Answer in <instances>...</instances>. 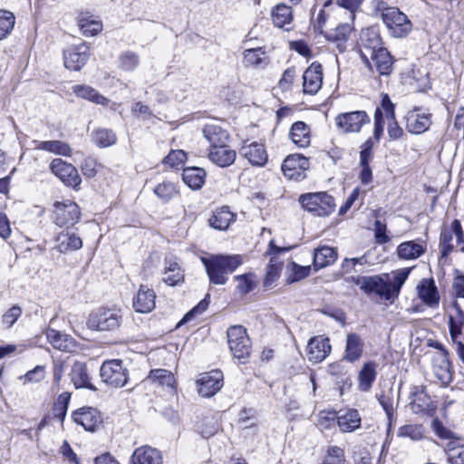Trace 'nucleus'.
Returning a JSON list of instances; mask_svg holds the SVG:
<instances>
[{
  "mask_svg": "<svg viewBox=\"0 0 464 464\" xmlns=\"http://www.w3.org/2000/svg\"><path fill=\"white\" fill-rule=\"evenodd\" d=\"M452 238V232L450 230L445 228L441 231L440 237V249L442 257L447 256L452 252L454 248V246L451 243Z\"/></svg>",
  "mask_w": 464,
  "mask_h": 464,
  "instance_id": "680f3d73",
  "label": "nucleus"
},
{
  "mask_svg": "<svg viewBox=\"0 0 464 464\" xmlns=\"http://www.w3.org/2000/svg\"><path fill=\"white\" fill-rule=\"evenodd\" d=\"M227 336L229 349L235 358L242 360L250 355L251 342L244 326L234 325L229 327Z\"/></svg>",
  "mask_w": 464,
  "mask_h": 464,
  "instance_id": "7ed1b4c3",
  "label": "nucleus"
},
{
  "mask_svg": "<svg viewBox=\"0 0 464 464\" xmlns=\"http://www.w3.org/2000/svg\"><path fill=\"white\" fill-rule=\"evenodd\" d=\"M445 451L450 464H464V445L450 442Z\"/></svg>",
  "mask_w": 464,
  "mask_h": 464,
  "instance_id": "864d4df0",
  "label": "nucleus"
},
{
  "mask_svg": "<svg viewBox=\"0 0 464 464\" xmlns=\"http://www.w3.org/2000/svg\"><path fill=\"white\" fill-rule=\"evenodd\" d=\"M208 160L215 165L227 168L232 165L237 158V152L226 143L218 146H209Z\"/></svg>",
  "mask_w": 464,
  "mask_h": 464,
  "instance_id": "dca6fc26",
  "label": "nucleus"
},
{
  "mask_svg": "<svg viewBox=\"0 0 464 464\" xmlns=\"http://www.w3.org/2000/svg\"><path fill=\"white\" fill-rule=\"evenodd\" d=\"M202 133L209 146L223 145L228 143L229 140L227 130L215 122L206 124L202 129Z\"/></svg>",
  "mask_w": 464,
  "mask_h": 464,
  "instance_id": "393cba45",
  "label": "nucleus"
},
{
  "mask_svg": "<svg viewBox=\"0 0 464 464\" xmlns=\"http://www.w3.org/2000/svg\"><path fill=\"white\" fill-rule=\"evenodd\" d=\"M271 19L273 24L278 28H285L289 30V25L293 22V11L291 6L280 3L274 6L271 10Z\"/></svg>",
  "mask_w": 464,
  "mask_h": 464,
  "instance_id": "c85d7f7f",
  "label": "nucleus"
},
{
  "mask_svg": "<svg viewBox=\"0 0 464 464\" xmlns=\"http://www.w3.org/2000/svg\"><path fill=\"white\" fill-rule=\"evenodd\" d=\"M323 68L319 63H313L303 74V91L305 94L314 95L322 88Z\"/></svg>",
  "mask_w": 464,
  "mask_h": 464,
  "instance_id": "f8f14e48",
  "label": "nucleus"
},
{
  "mask_svg": "<svg viewBox=\"0 0 464 464\" xmlns=\"http://www.w3.org/2000/svg\"><path fill=\"white\" fill-rule=\"evenodd\" d=\"M298 202L304 210L316 217L329 216L335 209L334 199L327 192L302 194Z\"/></svg>",
  "mask_w": 464,
  "mask_h": 464,
  "instance_id": "f03ea898",
  "label": "nucleus"
},
{
  "mask_svg": "<svg viewBox=\"0 0 464 464\" xmlns=\"http://www.w3.org/2000/svg\"><path fill=\"white\" fill-rule=\"evenodd\" d=\"M337 424L343 432H353L361 425V416L357 410H348L336 417Z\"/></svg>",
  "mask_w": 464,
  "mask_h": 464,
  "instance_id": "4c0bfd02",
  "label": "nucleus"
},
{
  "mask_svg": "<svg viewBox=\"0 0 464 464\" xmlns=\"http://www.w3.org/2000/svg\"><path fill=\"white\" fill-rule=\"evenodd\" d=\"M308 160L299 154H293L284 160L282 171L288 179H301L304 177V170L308 169Z\"/></svg>",
  "mask_w": 464,
  "mask_h": 464,
  "instance_id": "4468645a",
  "label": "nucleus"
},
{
  "mask_svg": "<svg viewBox=\"0 0 464 464\" xmlns=\"http://www.w3.org/2000/svg\"><path fill=\"white\" fill-rule=\"evenodd\" d=\"M121 321L118 311L99 309L89 315L87 325L90 329L97 331H112L117 329Z\"/></svg>",
  "mask_w": 464,
  "mask_h": 464,
  "instance_id": "39448f33",
  "label": "nucleus"
},
{
  "mask_svg": "<svg viewBox=\"0 0 464 464\" xmlns=\"http://www.w3.org/2000/svg\"><path fill=\"white\" fill-rule=\"evenodd\" d=\"M46 338L54 349L63 352L72 353L77 348V343L72 337L54 329L46 331Z\"/></svg>",
  "mask_w": 464,
  "mask_h": 464,
  "instance_id": "b1692460",
  "label": "nucleus"
},
{
  "mask_svg": "<svg viewBox=\"0 0 464 464\" xmlns=\"http://www.w3.org/2000/svg\"><path fill=\"white\" fill-rule=\"evenodd\" d=\"M210 283L223 285L227 282L228 275L232 274L243 264L240 255H211L201 257Z\"/></svg>",
  "mask_w": 464,
  "mask_h": 464,
  "instance_id": "f257e3e1",
  "label": "nucleus"
},
{
  "mask_svg": "<svg viewBox=\"0 0 464 464\" xmlns=\"http://www.w3.org/2000/svg\"><path fill=\"white\" fill-rule=\"evenodd\" d=\"M186 153L181 150H171L163 160V163L171 168H177L185 162Z\"/></svg>",
  "mask_w": 464,
  "mask_h": 464,
  "instance_id": "e2e57ef3",
  "label": "nucleus"
},
{
  "mask_svg": "<svg viewBox=\"0 0 464 464\" xmlns=\"http://www.w3.org/2000/svg\"><path fill=\"white\" fill-rule=\"evenodd\" d=\"M71 394L69 392H63L60 394L53 405V415L60 421H63L68 409V403L70 401Z\"/></svg>",
  "mask_w": 464,
  "mask_h": 464,
  "instance_id": "6e6d98bb",
  "label": "nucleus"
},
{
  "mask_svg": "<svg viewBox=\"0 0 464 464\" xmlns=\"http://www.w3.org/2000/svg\"><path fill=\"white\" fill-rule=\"evenodd\" d=\"M208 302L207 299H203L200 301L198 305H196L193 309H191L188 313L185 314L183 319L179 322V324L187 323L190 321L193 317H195L198 314H201L203 312H205L208 308Z\"/></svg>",
  "mask_w": 464,
  "mask_h": 464,
  "instance_id": "774afa93",
  "label": "nucleus"
},
{
  "mask_svg": "<svg viewBox=\"0 0 464 464\" xmlns=\"http://www.w3.org/2000/svg\"><path fill=\"white\" fill-rule=\"evenodd\" d=\"M50 169L66 186L80 189L82 179L74 166L57 158L52 160Z\"/></svg>",
  "mask_w": 464,
  "mask_h": 464,
  "instance_id": "1a4fd4ad",
  "label": "nucleus"
},
{
  "mask_svg": "<svg viewBox=\"0 0 464 464\" xmlns=\"http://www.w3.org/2000/svg\"><path fill=\"white\" fill-rule=\"evenodd\" d=\"M418 295L430 307H436L440 302L437 287L432 279H424L417 286Z\"/></svg>",
  "mask_w": 464,
  "mask_h": 464,
  "instance_id": "bb28decb",
  "label": "nucleus"
},
{
  "mask_svg": "<svg viewBox=\"0 0 464 464\" xmlns=\"http://www.w3.org/2000/svg\"><path fill=\"white\" fill-rule=\"evenodd\" d=\"M79 26L85 35H96L102 30V24L99 21L90 20L88 18L82 17L79 20Z\"/></svg>",
  "mask_w": 464,
  "mask_h": 464,
  "instance_id": "bf43d9fd",
  "label": "nucleus"
},
{
  "mask_svg": "<svg viewBox=\"0 0 464 464\" xmlns=\"http://www.w3.org/2000/svg\"><path fill=\"white\" fill-rule=\"evenodd\" d=\"M234 279L237 282L236 289L240 295L248 294L257 285L256 276L254 273L236 276Z\"/></svg>",
  "mask_w": 464,
  "mask_h": 464,
  "instance_id": "de8ad7c7",
  "label": "nucleus"
},
{
  "mask_svg": "<svg viewBox=\"0 0 464 464\" xmlns=\"http://www.w3.org/2000/svg\"><path fill=\"white\" fill-rule=\"evenodd\" d=\"M233 221H235V214L227 207H222L213 213L209 218V225L215 229L225 230Z\"/></svg>",
  "mask_w": 464,
  "mask_h": 464,
  "instance_id": "ea45409f",
  "label": "nucleus"
},
{
  "mask_svg": "<svg viewBox=\"0 0 464 464\" xmlns=\"http://www.w3.org/2000/svg\"><path fill=\"white\" fill-rule=\"evenodd\" d=\"M345 456L343 449L337 446L328 448L321 464H344Z\"/></svg>",
  "mask_w": 464,
  "mask_h": 464,
  "instance_id": "4d7b16f0",
  "label": "nucleus"
},
{
  "mask_svg": "<svg viewBox=\"0 0 464 464\" xmlns=\"http://www.w3.org/2000/svg\"><path fill=\"white\" fill-rule=\"evenodd\" d=\"M338 130L342 133H358L370 123L371 119L364 111H354L338 114L335 119Z\"/></svg>",
  "mask_w": 464,
  "mask_h": 464,
  "instance_id": "423d86ee",
  "label": "nucleus"
},
{
  "mask_svg": "<svg viewBox=\"0 0 464 464\" xmlns=\"http://www.w3.org/2000/svg\"><path fill=\"white\" fill-rule=\"evenodd\" d=\"M132 305L137 313L146 314L151 312L156 305L154 290L141 285L137 295L133 297Z\"/></svg>",
  "mask_w": 464,
  "mask_h": 464,
  "instance_id": "f3484780",
  "label": "nucleus"
},
{
  "mask_svg": "<svg viewBox=\"0 0 464 464\" xmlns=\"http://www.w3.org/2000/svg\"><path fill=\"white\" fill-rule=\"evenodd\" d=\"M388 282L379 276H366L362 291L367 295L374 294L385 300H391Z\"/></svg>",
  "mask_w": 464,
  "mask_h": 464,
  "instance_id": "a878e982",
  "label": "nucleus"
},
{
  "mask_svg": "<svg viewBox=\"0 0 464 464\" xmlns=\"http://www.w3.org/2000/svg\"><path fill=\"white\" fill-rule=\"evenodd\" d=\"M364 63L370 70L375 69L381 75H388L392 72L393 61L390 53L383 47L377 50L373 55H369V62Z\"/></svg>",
  "mask_w": 464,
  "mask_h": 464,
  "instance_id": "a211bd4d",
  "label": "nucleus"
},
{
  "mask_svg": "<svg viewBox=\"0 0 464 464\" xmlns=\"http://www.w3.org/2000/svg\"><path fill=\"white\" fill-rule=\"evenodd\" d=\"M398 436L410 438L412 440H420L424 437V430L421 425L408 424L399 429Z\"/></svg>",
  "mask_w": 464,
  "mask_h": 464,
  "instance_id": "5fc2aeb1",
  "label": "nucleus"
},
{
  "mask_svg": "<svg viewBox=\"0 0 464 464\" xmlns=\"http://www.w3.org/2000/svg\"><path fill=\"white\" fill-rule=\"evenodd\" d=\"M295 76H296V72L294 67L286 69L284 72L282 78L280 79L279 83H278L280 89H282L283 91L290 90Z\"/></svg>",
  "mask_w": 464,
  "mask_h": 464,
  "instance_id": "338daca9",
  "label": "nucleus"
},
{
  "mask_svg": "<svg viewBox=\"0 0 464 464\" xmlns=\"http://www.w3.org/2000/svg\"><path fill=\"white\" fill-rule=\"evenodd\" d=\"M352 31L353 28L350 24H341L330 34L329 39L336 44L340 52H343L346 49V42Z\"/></svg>",
  "mask_w": 464,
  "mask_h": 464,
  "instance_id": "c03bdc74",
  "label": "nucleus"
},
{
  "mask_svg": "<svg viewBox=\"0 0 464 464\" xmlns=\"http://www.w3.org/2000/svg\"><path fill=\"white\" fill-rule=\"evenodd\" d=\"M291 140L300 148H307L311 142L310 127L304 121L295 122L289 133Z\"/></svg>",
  "mask_w": 464,
  "mask_h": 464,
  "instance_id": "473e14b6",
  "label": "nucleus"
},
{
  "mask_svg": "<svg viewBox=\"0 0 464 464\" xmlns=\"http://www.w3.org/2000/svg\"><path fill=\"white\" fill-rule=\"evenodd\" d=\"M450 366V362L444 353L439 355V357L434 361L433 372L438 379L443 383H447L451 380Z\"/></svg>",
  "mask_w": 464,
  "mask_h": 464,
  "instance_id": "a18cd8bd",
  "label": "nucleus"
},
{
  "mask_svg": "<svg viewBox=\"0 0 464 464\" xmlns=\"http://www.w3.org/2000/svg\"><path fill=\"white\" fill-rule=\"evenodd\" d=\"M243 63L246 67L263 69L269 63V59L263 48L258 47L245 50Z\"/></svg>",
  "mask_w": 464,
  "mask_h": 464,
  "instance_id": "2f4dec72",
  "label": "nucleus"
},
{
  "mask_svg": "<svg viewBox=\"0 0 464 464\" xmlns=\"http://www.w3.org/2000/svg\"><path fill=\"white\" fill-rule=\"evenodd\" d=\"M367 263V259L364 256L355 258H344L342 262L340 272L343 276H349L361 272V269H357V266H362Z\"/></svg>",
  "mask_w": 464,
  "mask_h": 464,
  "instance_id": "603ef678",
  "label": "nucleus"
},
{
  "mask_svg": "<svg viewBox=\"0 0 464 464\" xmlns=\"http://www.w3.org/2000/svg\"><path fill=\"white\" fill-rule=\"evenodd\" d=\"M56 248L61 253H68L78 250L82 246V238L74 232L62 231L56 237Z\"/></svg>",
  "mask_w": 464,
  "mask_h": 464,
  "instance_id": "cd10ccee",
  "label": "nucleus"
},
{
  "mask_svg": "<svg viewBox=\"0 0 464 464\" xmlns=\"http://www.w3.org/2000/svg\"><path fill=\"white\" fill-rule=\"evenodd\" d=\"M92 139L94 143L101 148L111 146L116 142V135L112 130L107 129L93 131Z\"/></svg>",
  "mask_w": 464,
  "mask_h": 464,
  "instance_id": "3c124183",
  "label": "nucleus"
},
{
  "mask_svg": "<svg viewBox=\"0 0 464 464\" xmlns=\"http://www.w3.org/2000/svg\"><path fill=\"white\" fill-rule=\"evenodd\" d=\"M80 218V208L75 202L65 200L53 203V219L55 225L70 227L78 223Z\"/></svg>",
  "mask_w": 464,
  "mask_h": 464,
  "instance_id": "20e7f679",
  "label": "nucleus"
},
{
  "mask_svg": "<svg viewBox=\"0 0 464 464\" xmlns=\"http://www.w3.org/2000/svg\"><path fill=\"white\" fill-rule=\"evenodd\" d=\"M363 351V342L358 334H349L346 338L344 360L350 362L358 361Z\"/></svg>",
  "mask_w": 464,
  "mask_h": 464,
  "instance_id": "c9c22d12",
  "label": "nucleus"
},
{
  "mask_svg": "<svg viewBox=\"0 0 464 464\" xmlns=\"http://www.w3.org/2000/svg\"><path fill=\"white\" fill-rule=\"evenodd\" d=\"M71 381L76 389L87 388L90 390H95L89 380L87 367L84 362H75L70 372Z\"/></svg>",
  "mask_w": 464,
  "mask_h": 464,
  "instance_id": "f704fd0d",
  "label": "nucleus"
},
{
  "mask_svg": "<svg viewBox=\"0 0 464 464\" xmlns=\"http://www.w3.org/2000/svg\"><path fill=\"white\" fill-rule=\"evenodd\" d=\"M155 194L164 201H168L177 194L176 187L171 182H162L154 188Z\"/></svg>",
  "mask_w": 464,
  "mask_h": 464,
  "instance_id": "052dcab7",
  "label": "nucleus"
},
{
  "mask_svg": "<svg viewBox=\"0 0 464 464\" xmlns=\"http://www.w3.org/2000/svg\"><path fill=\"white\" fill-rule=\"evenodd\" d=\"M411 270V268H402L398 270L394 275L393 281L392 283H388L391 299L399 295L401 288L407 280Z\"/></svg>",
  "mask_w": 464,
  "mask_h": 464,
  "instance_id": "8fccbe9b",
  "label": "nucleus"
},
{
  "mask_svg": "<svg viewBox=\"0 0 464 464\" xmlns=\"http://www.w3.org/2000/svg\"><path fill=\"white\" fill-rule=\"evenodd\" d=\"M73 420L82 426L86 430L93 431L101 424L102 419L99 411L91 407L81 408L73 412Z\"/></svg>",
  "mask_w": 464,
  "mask_h": 464,
  "instance_id": "412c9836",
  "label": "nucleus"
},
{
  "mask_svg": "<svg viewBox=\"0 0 464 464\" xmlns=\"http://www.w3.org/2000/svg\"><path fill=\"white\" fill-rule=\"evenodd\" d=\"M411 404L415 412L427 411L431 408V399L425 392L424 387H413L411 392Z\"/></svg>",
  "mask_w": 464,
  "mask_h": 464,
  "instance_id": "58836bf2",
  "label": "nucleus"
},
{
  "mask_svg": "<svg viewBox=\"0 0 464 464\" xmlns=\"http://www.w3.org/2000/svg\"><path fill=\"white\" fill-rule=\"evenodd\" d=\"M89 57V48L85 44L70 46L63 52L64 66L72 71H80Z\"/></svg>",
  "mask_w": 464,
  "mask_h": 464,
  "instance_id": "9b49d317",
  "label": "nucleus"
},
{
  "mask_svg": "<svg viewBox=\"0 0 464 464\" xmlns=\"http://www.w3.org/2000/svg\"><path fill=\"white\" fill-rule=\"evenodd\" d=\"M430 117L429 113L421 112L420 109L415 108L406 115V129L411 133H423L430 125Z\"/></svg>",
  "mask_w": 464,
  "mask_h": 464,
  "instance_id": "aec40b11",
  "label": "nucleus"
},
{
  "mask_svg": "<svg viewBox=\"0 0 464 464\" xmlns=\"http://www.w3.org/2000/svg\"><path fill=\"white\" fill-rule=\"evenodd\" d=\"M73 92L80 98L88 100L96 104L103 106L108 105L109 100L103 95L100 94L95 89L88 85H75L72 87Z\"/></svg>",
  "mask_w": 464,
  "mask_h": 464,
  "instance_id": "37998d69",
  "label": "nucleus"
},
{
  "mask_svg": "<svg viewBox=\"0 0 464 464\" xmlns=\"http://www.w3.org/2000/svg\"><path fill=\"white\" fill-rule=\"evenodd\" d=\"M206 171L198 167H189L183 169L182 179L192 189H198L205 182Z\"/></svg>",
  "mask_w": 464,
  "mask_h": 464,
  "instance_id": "a19ab883",
  "label": "nucleus"
},
{
  "mask_svg": "<svg viewBox=\"0 0 464 464\" xmlns=\"http://www.w3.org/2000/svg\"><path fill=\"white\" fill-rule=\"evenodd\" d=\"M360 40V54L363 63L369 62V55H373L377 50L383 48L382 39L374 30L362 31Z\"/></svg>",
  "mask_w": 464,
  "mask_h": 464,
  "instance_id": "2eb2a0df",
  "label": "nucleus"
},
{
  "mask_svg": "<svg viewBox=\"0 0 464 464\" xmlns=\"http://www.w3.org/2000/svg\"><path fill=\"white\" fill-rule=\"evenodd\" d=\"M426 251V244L423 241H406L401 243L396 249L397 256L402 260H415Z\"/></svg>",
  "mask_w": 464,
  "mask_h": 464,
  "instance_id": "5701e85b",
  "label": "nucleus"
},
{
  "mask_svg": "<svg viewBox=\"0 0 464 464\" xmlns=\"http://www.w3.org/2000/svg\"><path fill=\"white\" fill-rule=\"evenodd\" d=\"M332 346L330 340L323 335L311 338L307 344V356L311 362L318 363L323 362L331 353Z\"/></svg>",
  "mask_w": 464,
  "mask_h": 464,
  "instance_id": "ddd939ff",
  "label": "nucleus"
},
{
  "mask_svg": "<svg viewBox=\"0 0 464 464\" xmlns=\"http://www.w3.org/2000/svg\"><path fill=\"white\" fill-rule=\"evenodd\" d=\"M376 368L377 364L374 362H368L363 364L358 375V389L360 391H370L377 376Z\"/></svg>",
  "mask_w": 464,
  "mask_h": 464,
  "instance_id": "e433bc0d",
  "label": "nucleus"
},
{
  "mask_svg": "<svg viewBox=\"0 0 464 464\" xmlns=\"http://www.w3.org/2000/svg\"><path fill=\"white\" fill-rule=\"evenodd\" d=\"M184 279V274L181 270L176 258L173 256H168L165 258V266L163 272V282L169 285H176L182 282Z\"/></svg>",
  "mask_w": 464,
  "mask_h": 464,
  "instance_id": "c756f323",
  "label": "nucleus"
},
{
  "mask_svg": "<svg viewBox=\"0 0 464 464\" xmlns=\"http://www.w3.org/2000/svg\"><path fill=\"white\" fill-rule=\"evenodd\" d=\"M15 24L14 14L7 10H0V40L5 39L13 31Z\"/></svg>",
  "mask_w": 464,
  "mask_h": 464,
  "instance_id": "09e8293b",
  "label": "nucleus"
},
{
  "mask_svg": "<svg viewBox=\"0 0 464 464\" xmlns=\"http://www.w3.org/2000/svg\"><path fill=\"white\" fill-rule=\"evenodd\" d=\"M130 464H162V455L155 448L140 446L133 451Z\"/></svg>",
  "mask_w": 464,
  "mask_h": 464,
  "instance_id": "4be33fe9",
  "label": "nucleus"
},
{
  "mask_svg": "<svg viewBox=\"0 0 464 464\" xmlns=\"http://www.w3.org/2000/svg\"><path fill=\"white\" fill-rule=\"evenodd\" d=\"M240 155L248 160L253 166L262 167L268 159L265 146L261 143L253 141L249 144L245 143L240 150Z\"/></svg>",
  "mask_w": 464,
  "mask_h": 464,
  "instance_id": "6ab92c4d",
  "label": "nucleus"
},
{
  "mask_svg": "<svg viewBox=\"0 0 464 464\" xmlns=\"http://www.w3.org/2000/svg\"><path fill=\"white\" fill-rule=\"evenodd\" d=\"M120 67L125 71H133L139 65V55L131 51H126L119 56Z\"/></svg>",
  "mask_w": 464,
  "mask_h": 464,
  "instance_id": "13d9d810",
  "label": "nucleus"
},
{
  "mask_svg": "<svg viewBox=\"0 0 464 464\" xmlns=\"http://www.w3.org/2000/svg\"><path fill=\"white\" fill-rule=\"evenodd\" d=\"M145 382H151L154 385L161 388H167L171 392L175 391V378L170 371L166 369H155L150 372V374L145 379Z\"/></svg>",
  "mask_w": 464,
  "mask_h": 464,
  "instance_id": "7c9ffc66",
  "label": "nucleus"
},
{
  "mask_svg": "<svg viewBox=\"0 0 464 464\" xmlns=\"http://www.w3.org/2000/svg\"><path fill=\"white\" fill-rule=\"evenodd\" d=\"M100 375L103 382L116 388L124 386L128 380V371L121 360L104 362L101 366Z\"/></svg>",
  "mask_w": 464,
  "mask_h": 464,
  "instance_id": "0eeeda50",
  "label": "nucleus"
},
{
  "mask_svg": "<svg viewBox=\"0 0 464 464\" xmlns=\"http://www.w3.org/2000/svg\"><path fill=\"white\" fill-rule=\"evenodd\" d=\"M377 400L385 411L388 419L391 420L394 412L392 389L389 391V393L382 392L381 394L377 395Z\"/></svg>",
  "mask_w": 464,
  "mask_h": 464,
  "instance_id": "69168bd1",
  "label": "nucleus"
},
{
  "mask_svg": "<svg viewBox=\"0 0 464 464\" xmlns=\"http://www.w3.org/2000/svg\"><path fill=\"white\" fill-rule=\"evenodd\" d=\"M35 149L45 150L53 154L69 157L72 154V149L68 143L62 140H47V141H34Z\"/></svg>",
  "mask_w": 464,
  "mask_h": 464,
  "instance_id": "79ce46f5",
  "label": "nucleus"
},
{
  "mask_svg": "<svg viewBox=\"0 0 464 464\" xmlns=\"http://www.w3.org/2000/svg\"><path fill=\"white\" fill-rule=\"evenodd\" d=\"M464 324V312L457 303L453 304V313L450 314V332L455 340L461 333V326Z\"/></svg>",
  "mask_w": 464,
  "mask_h": 464,
  "instance_id": "49530a36",
  "label": "nucleus"
},
{
  "mask_svg": "<svg viewBox=\"0 0 464 464\" xmlns=\"http://www.w3.org/2000/svg\"><path fill=\"white\" fill-rule=\"evenodd\" d=\"M382 21L390 33L395 37H404L411 32L412 27L407 15L397 7L387 10L383 14Z\"/></svg>",
  "mask_w": 464,
  "mask_h": 464,
  "instance_id": "6e6552de",
  "label": "nucleus"
},
{
  "mask_svg": "<svg viewBox=\"0 0 464 464\" xmlns=\"http://www.w3.org/2000/svg\"><path fill=\"white\" fill-rule=\"evenodd\" d=\"M45 377V367L42 365L35 366L33 370L27 372L20 379L24 380V383L39 382Z\"/></svg>",
  "mask_w": 464,
  "mask_h": 464,
  "instance_id": "0e129e2a",
  "label": "nucleus"
},
{
  "mask_svg": "<svg viewBox=\"0 0 464 464\" xmlns=\"http://www.w3.org/2000/svg\"><path fill=\"white\" fill-rule=\"evenodd\" d=\"M197 384L202 397L214 396L223 387V374L218 370L204 372L200 374Z\"/></svg>",
  "mask_w": 464,
  "mask_h": 464,
  "instance_id": "9d476101",
  "label": "nucleus"
},
{
  "mask_svg": "<svg viewBox=\"0 0 464 464\" xmlns=\"http://www.w3.org/2000/svg\"><path fill=\"white\" fill-rule=\"evenodd\" d=\"M337 252L334 248L323 246L314 251V267L315 270L324 268L335 262Z\"/></svg>",
  "mask_w": 464,
  "mask_h": 464,
  "instance_id": "72a5a7b5",
  "label": "nucleus"
}]
</instances>
